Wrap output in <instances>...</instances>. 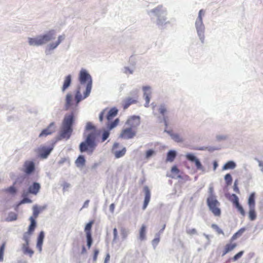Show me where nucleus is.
<instances>
[{"instance_id":"4c0bfd02","label":"nucleus","mask_w":263,"mask_h":263,"mask_svg":"<svg viewBox=\"0 0 263 263\" xmlns=\"http://www.w3.org/2000/svg\"><path fill=\"white\" fill-rule=\"evenodd\" d=\"M224 180L227 185H230L232 182V178L230 174H227L224 176Z\"/></svg>"},{"instance_id":"bb28decb","label":"nucleus","mask_w":263,"mask_h":263,"mask_svg":"<svg viewBox=\"0 0 263 263\" xmlns=\"http://www.w3.org/2000/svg\"><path fill=\"white\" fill-rule=\"evenodd\" d=\"M236 164L232 161L227 162L222 167V170H232L235 168Z\"/></svg>"},{"instance_id":"9b49d317","label":"nucleus","mask_w":263,"mask_h":263,"mask_svg":"<svg viewBox=\"0 0 263 263\" xmlns=\"http://www.w3.org/2000/svg\"><path fill=\"white\" fill-rule=\"evenodd\" d=\"M196 27L197 30V32L198 35L202 42L203 43L204 40V35H203V30L204 27L202 23V18L200 17H198L196 21Z\"/></svg>"},{"instance_id":"7c9ffc66","label":"nucleus","mask_w":263,"mask_h":263,"mask_svg":"<svg viewBox=\"0 0 263 263\" xmlns=\"http://www.w3.org/2000/svg\"><path fill=\"white\" fill-rule=\"evenodd\" d=\"M30 220L31 223L29 227L28 232H29V233L32 234L33 232V231H34V229L35 228L36 221H35V220L34 219L33 217H30Z\"/></svg>"},{"instance_id":"5fc2aeb1","label":"nucleus","mask_w":263,"mask_h":263,"mask_svg":"<svg viewBox=\"0 0 263 263\" xmlns=\"http://www.w3.org/2000/svg\"><path fill=\"white\" fill-rule=\"evenodd\" d=\"M99 254V251L98 250H94V254H93V260L96 261L98 255Z\"/></svg>"},{"instance_id":"a18cd8bd","label":"nucleus","mask_w":263,"mask_h":263,"mask_svg":"<svg viewBox=\"0 0 263 263\" xmlns=\"http://www.w3.org/2000/svg\"><path fill=\"white\" fill-rule=\"evenodd\" d=\"M5 191L7 192L10 193L11 194H14L16 193V189L14 186H10L8 189H6Z\"/></svg>"},{"instance_id":"c756f323","label":"nucleus","mask_w":263,"mask_h":263,"mask_svg":"<svg viewBox=\"0 0 263 263\" xmlns=\"http://www.w3.org/2000/svg\"><path fill=\"white\" fill-rule=\"evenodd\" d=\"M76 164L78 167H82L85 165V159L83 156L80 155L76 160Z\"/></svg>"},{"instance_id":"3c124183","label":"nucleus","mask_w":263,"mask_h":263,"mask_svg":"<svg viewBox=\"0 0 263 263\" xmlns=\"http://www.w3.org/2000/svg\"><path fill=\"white\" fill-rule=\"evenodd\" d=\"M209 197H211V196H216L214 194V188L213 186H210L209 189Z\"/></svg>"},{"instance_id":"79ce46f5","label":"nucleus","mask_w":263,"mask_h":263,"mask_svg":"<svg viewBox=\"0 0 263 263\" xmlns=\"http://www.w3.org/2000/svg\"><path fill=\"white\" fill-rule=\"evenodd\" d=\"M211 227L214 229L218 234H223V232L222 230L219 228V227L216 224H212Z\"/></svg>"},{"instance_id":"864d4df0","label":"nucleus","mask_w":263,"mask_h":263,"mask_svg":"<svg viewBox=\"0 0 263 263\" xmlns=\"http://www.w3.org/2000/svg\"><path fill=\"white\" fill-rule=\"evenodd\" d=\"M154 154V151L152 149H149L146 152V158L150 157Z\"/></svg>"},{"instance_id":"e2e57ef3","label":"nucleus","mask_w":263,"mask_h":263,"mask_svg":"<svg viewBox=\"0 0 263 263\" xmlns=\"http://www.w3.org/2000/svg\"><path fill=\"white\" fill-rule=\"evenodd\" d=\"M259 165L262 167L261 171L263 172V163L260 161L259 163Z\"/></svg>"},{"instance_id":"2f4dec72","label":"nucleus","mask_w":263,"mask_h":263,"mask_svg":"<svg viewBox=\"0 0 263 263\" xmlns=\"http://www.w3.org/2000/svg\"><path fill=\"white\" fill-rule=\"evenodd\" d=\"M146 227L145 225L143 224L139 231V238L140 240H143L145 239L146 237Z\"/></svg>"},{"instance_id":"13d9d810","label":"nucleus","mask_w":263,"mask_h":263,"mask_svg":"<svg viewBox=\"0 0 263 263\" xmlns=\"http://www.w3.org/2000/svg\"><path fill=\"white\" fill-rule=\"evenodd\" d=\"M89 200H87L86 201H85L83 205V208H86L88 206V203H89Z\"/></svg>"},{"instance_id":"6e6d98bb","label":"nucleus","mask_w":263,"mask_h":263,"mask_svg":"<svg viewBox=\"0 0 263 263\" xmlns=\"http://www.w3.org/2000/svg\"><path fill=\"white\" fill-rule=\"evenodd\" d=\"M22 203H30L31 202V200L28 198H24L22 201H21Z\"/></svg>"},{"instance_id":"6ab92c4d","label":"nucleus","mask_w":263,"mask_h":263,"mask_svg":"<svg viewBox=\"0 0 263 263\" xmlns=\"http://www.w3.org/2000/svg\"><path fill=\"white\" fill-rule=\"evenodd\" d=\"M144 191L145 192V198L143 205V209L145 210L151 198V193L148 187L147 186L144 187Z\"/></svg>"},{"instance_id":"58836bf2","label":"nucleus","mask_w":263,"mask_h":263,"mask_svg":"<svg viewBox=\"0 0 263 263\" xmlns=\"http://www.w3.org/2000/svg\"><path fill=\"white\" fill-rule=\"evenodd\" d=\"M172 139L177 142H181L183 141L182 138L178 134L172 135Z\"/></svg>"},{"instance_id":"ea45409f","label":"nucleus","mask_w":263,"mask_h":263,"mask_svg":"<svg viewBox=\"0 0 263 263\" xmlns=\"http://www.w3.org/2000/svg\"><path fill=\"white\" fill-rule=\"evenodd\" d=\"M5 242H4L0 247V261H2L3 260V256L5 248Z\"/></svg>"},{"instance_id":"4be33fe9","label":"nucleus","mask_w":263,"mask_h":263,"mask_svg":"<svg viewBox=\"0 0 263 263\" xmlns=\"http://www.w3.org/2000/svg\"><path fill=\"white\" fill-rule=\"evenodd\" d=\"M44 238V233L41 231L37 238V241L36 244V247L38 248L39 251L41 252L42 250V246L43 242V239Z\"/></svg>"},{"instance_id":"b1692460","label":"nucleus","mask_w":263,"mask_h":263,"mask_svg":"<svg viewBox=\"0 0 263 263\" xmlns=\"http://www.w3.org/2000/svg\"><path fill=\"white\" fill-rule=\"evenodd\" d=\"M255 194L252 193L249 197L248 204L249 208H255Z\"/></svg>"},{"instance_id":"412c9836","label":"nucleus","mask_w":263,"mask_h":263,"mask_svg":"<svg viewBox=\"0 0 263 263\" xmlns=\"http://www.w3.org/2000/svg\"><path fill=\"white\" fill-rule=\"evenodd\" d=\"M73 105L72 96L70 93H68L66 96V103L65 110H68Z\"/></svg>"},{"instance_id":"72a5a7b5","label":"nucleus","mask_w":263,"mask_h":263,"mask_svg":"<svg viewBox=\"0 0 263 263\" xmlns=\"http://www.w3.org/2000/svg\"><path fill=\"white\" fill-rule=\"evenodd\" d=\"M65 38L64 35H60L58 37V41L55 43H52L49 45L50 49H53L55 48L61 42L64 40Z\"/></svg>"},{"instance_id":"7ed1b4c3","label":"nucleus","mask_w":263,"mask_h":263,"mask_svg":"<svg viewBox=\"0 0 263 263\" xmlns=\"http://www.w3.org/2000/svg\"><path fill=\"white\" fill-rule=\"evenodd\" d=\"M79 79L81 84H86V90L84 92V98H87L89 95L91 90V77L85 69H82L80 72Z\"/></svg>"},{"instance_id":"f03ea898","label":"nucleus","mask_w":263,"mask_h":263,"mask_svg":"<svg viewBox=\"0 0 263 263\" xmlns=\"http://www.w3.org/2000/svg\"><path fill=\"white\" fill-rule=\"evenodd\" d=\"M74 117L73 112L67 114L63 119L60 136L62 139H68L72 132V124L74 122Z\"/></svg>"},{"instance_id":"a19ab883","label":"nucleus","mask_w":263,"mask_h":263,"mask_svg":"<svg viewBox=\"0 0 263 263\" xmlns=\"http://www.w3.org/2000/svg\"><path fill=\"white\" fill-rule=\"evenodd\" d=\"M243 253H244L243 251H241L239 252L238 253H237L236 254H235L233 257V258H232L233 261H235L237 260L239 258L241 257V256L243 255Z\"/></svg>"},{"instance_id":"f3484780","label":"nucleus","mask_w":263,"mask_h":263,"mask_svg":"<svg viewBox=\"0 0 263 263\" xmlns=\"http://www.w3.org/2000/svg\"><path fill=\"white\" fill-rule=\"evenodd\" d=\"M137 102V98L128 97L122 101V106L124 109H127L130 105Z\"/></svg>"},{"instance_id":"9d476101","label":"nucleus","mask_w":263,"mask_h":263,"mask_svg":"<svg viewBox=\"0 0 263 263\" xmlns=\"http://www.w3.org/2000/svg\"><path fill=\"white\" fill-rule=\"evenodd\" d=\"M93 220L90 221L85 227V232L86 233V239H87V246L89 249L92 243V238L91 237V230L92 226L93 224Z\"/></svg>"},{"instance_id":"a878e982","label":"nucleus","mask_w":263,"mask_h":263,"mask_svg":"<svg viewBox=\"0 0 263 263\" xmlns=\"http://www.w3.org/2000/svg\"><path fill=\"white\" fill-rule=\"evenodd\" d=\"M159 112L163 116V120L165 123V124L167 125V117H165V114L167 110L165 106L164 105H161L159 108Z\"/></svg>"},{"instance_id":"ddd939ff","label":"nucleus","mask_w":263,"mask_h":263,"mask_svg":"<svg viewBox=\"0 0 263 263\" xmlns=\"http://www.w3.org/2000/svg\"><path fill=\"white\" fill-rule=\"evenodd\" d=\"M185 157L188 160L195 163L197 170L204 171V168L201 162L193 154L188 153L185 155Z\"/></svg>"},{"instance_id":"39448f33","label":"nucleus","mask_w":263,"mask_h":263,"mask_svg":"<svg viewBox=\"0 0 263 263\" xmlns=\"http://www.w3.org/2000/svg\"><path fill=\"white\" fill-rule=\"evenodd\" d=\"M208 206L215 216L220 217L221 214L220 208V203L216 198V196L208 197L206 200Z\"/></svg>"},{"instance_id":"20e7f679","label":"nucleus","mask_w":263,"mask_h":263,"mask_svg":"<svg viewBox=\"0 0 263 263\" xmlns=\"http://www.w3.org/2000/svg\"><path fill=\"white\" fill-rule=\"evenodd\" d=\"M54 34V31L51 30L46 34L40 35L35 38H29V44L31 46H37L42 45L53 39Z\"/></svg>"},{"instance_id":"c03bdc74","label":"nucleus","mask_w":263,"mask_h":263,"mask_svg":"<svg viewBox=\"0 0 263 263\" xmlns=\"http://www.w3.org/2000/svg\"><path fill=\"white\" fill-rule=\"evenodd\" d=\"M32 234L31 233H29V232H26L24 234V236H23V239L24 240H25V241L26 242V245H28L29 244V238H30V236Z\"/></svg>"},{"instance_id":"4d7b16f0","label":"nucleus","mask_w":263,"mask_h":263,"mask_svg":"<svg viewBox=\"0 0 263 263\" xmlns=\"http://www.w3.org/2000/svg\"><path fill=\"white\" fill-rule=\"evenodd\" d=\"M115 208V205L114 203H111L109 206V210L111 212L113 213L114 211V209Z\"/></svg>"},{"instance_id":"de8ad7c7","label":"nucleus","mask_w":263,"mask_h":263,"mask_svg":"<svg viewBox=\"0 0 263 263\" xmlns=\"http://www.w3.org/2000/svg\"><path fill=\"white\" fill-rule=\"evenodd\" d=\"M233 190L236 193H237L238 194L240 193V191H239V188L238 187V181L237 180H235L234 182V186H233Z\"/></svg>"},{"instance_id":"dca6fc26","label":"nucleus","mask_w":263,"mask_h":263,"mask_svg":"<svg viewBox=\"0 0 263 263\" xmlns=\"http://www.w3.org/2000/svg\"><path fill=\"white\" fill-rule=\"evenodd\" d=\"M237 245L236 243L231 242L230 239V242L224 246L222 251V256H223L229 252L232 251L237 247Z\"/></svg>"},{"instance_id":"f704fd0d","label":"nucleus","mask_w":263,"mask_h":263,"mask_svg":"<svg viewBox=\"0 0 263 263\" xmlns=\"http://www.w3.org/2000/svg\"><path fill=\"white\" fill-rule=\"evenodd\" d=\"M245 228H241L235 233L231 238V241L233 242L238 237L241 236L245 231Z\"/></svg>"},{"instance_id":"423d86ee","label":"nucleus","mask_w":263,"mask_h":263,"mask_svg":"<svg viewBox=\"0 0 263 263\" xmlns=\"http://www.w3.org/2000/svg\"><path fill=\"white\" fill-rule=\"evenodd\" d=\"M118 109L115 107L110 109L105 108L101 111L99 115V120L102 122L104 117H106L108 121H111L118 114Z\"/></svg>"},{"instance_id":"37998d69","label":"nucleus","mask_w":263,"mask_h":263,"mask_svg":"<svg viewBox=\"0 0 263 263\" xmlns=\"http://www.w3.org/2000/svg\"><path fill=\"white\" fill-rule=\"evenodd\" d=\"M119 123V119H116L115 120H114L113 122H111L110 124L108 125V127L111 129L115 127H116Z\"/></svg>"},{"instance_id":"c9c22d12","label":"nucleus","mask_w":263,"mask_h":263,"mask_svg":"<svg viewBox=\"0 0 263 263\" xmlns=\"http://www.w3.org/2000/svg\"><path fill=\"white\" fill-rule=\"evenodd\" d=\"M84 95L83 96H82L81 92L80 90H78L77 91L76 96H75V99L76 100V105H78V104L83 99H85Z\"/></svg>"},{"instance_id":"49530a36","label":"nucleus","mask_w":263,"mask_h":263,"mask_svg":"<svg viewBox=\"0 0 263 263\" xmlns=\"http://www.w3.org/2000/svg\"><path fill=\"white\" fill-rule=\"evenodd\" d=\"M171 172L172 174H174L175 175H178L180 171L177 168V166L174 165L172 167Z\"/></svg>"},{"instance_id":"603ef678","label":"nucleus","mask_w":263,"mask_h":263,"mask_svg":"<svg viewBox=\"0 0 263 263\" xmlns=\"http://www.w3.org/2000/svg\"><path fill=\"white\" fill-rule=\"evenodd\" d=\"M124 73L126 74H132L133 73V71L129 67H126L124 68Z\"/></svg>"},{"instance_id":"cd10ccee","label":"nucleus","mask_w":263,"mask_h":263,"mask_svg":"<svg viewBox=\"0 0 263 263\" xmlns=\"http://www.w3.org/2000/svg\"><path fill=\"white\" fill-rule=\"evenodd\" d=\"M249 218L250 220L253 221L256 219L257 215L255 211V208H249V211L248 213Z\"/></svg>"},{"instance_id":"473e14b6","label":"nucleus","mask_w":263,"mask_h":263,"mask_svg":"<svg viewBox=\"0 0 263 263\" xmlns=\"http://www.w3.org/2000/svg\"><path fill=\"white\" fill-rule=\"evenodd\" d=\"M149 89H150V88L149 87H143V90L145 91L144 95L145 96V99L147 105L148 104L149 101H150L149 96L151 95V92L149 91Z\"/></svg>"},{"instance_id":"774afa93","label":"nucleus","mask_w":263,"mask_h":263,"mask_svg":"<svg viewBox=\"0 0 263 263\" xmlns=\"http://www.w3.org/2000/svg\"><path fill=\"white\" fill-rule=\"evenodd\" d=\"M159 239L158 238V239H155L154 240V241H156L157 242H159Z\"/></svg>"},{"instance_id":"c85d7f7f","label":"nucleus","mask_w":263,"mask_h":263,"mask_svg":"<svg viewBox=\"0 0 263 263\" xmlns=\"http://www.w3.org/2000/svg\"><path fill=\"white\" fill-rule=\"evenodd\" d=\"M176 157V153L174 151H170L167 154L166 161L173 162Z\"/></svg>"},{"instance_id":"0eeeda50","label":"nucleus","mask_w":263,"mask_h":263,"mask_svg":"<svg viewBox=\"0 0 263 263\" xmlns=\"http://www.w3.org/2000/svg\"><path fill=\"white\" fill-rule=\"evenodd\" d=\"M136 133L135 129L125 125L120 134V137L124 139H132L135 136Z\"/></svg>"},{"instance_id":"6e6552de","label":"nucleus","mask_w":263,"mask_h":263,"mask_svg":"<svg viewBox=\"0 0 263 263\" xmlns=\"http://www.w3.org/2000/svg\"><path fill=\"white\" fill-rule=\"evenodd\" d=\"M140 124V118L139 116H133L130 117L126 121L125 125L132 128L137 131V127Z\"/></svg>"},{"instance_id":"4468645a","label":"nucleus","mask_w":263,"mask_h":263,"mask_svg":"<svg viewBox=\"0 0 263 263\" xmlns=\"http://www.w3.org/2000/svg\"><path fill=\"white\" fill-rule=\"evenodd\" d=\"M119 146V143H115L112 146V152L116 158H119L123 157L125 154L126 152V149L125 147H123L121 150H118Z\"/></svg>"},{"instance_id":"09e8293b","label":"nucleus","mask_w":263,"mask_h":263,"mask_svg":"<svg viewBox=\"0 0 263 263\" xmlns=\"http://www.w3.org/2000/svg\"><path fill=\"white\" fill-rule=\"evenodd\" d=\"M186 233L189 235H193L197 234V230L194 228L189 229L186 230Z\"/></svg>"},{"instance_id":"f257e3e1","label":"nucleus","mask_w":263,"mask_h":263,"mask_svg":"<svg viewBox=\"0 0 263 263\" xmlns=\"http://www.w3.org/2000/svg\"><path fill=\"white\" fill-rule=\"evenodd\" d=\"M86 129L91 131V132L87 135L85 140L80 144V151L82 153L86 152L88 155H91L97 146L96 142V130L95 126L90 122L87 123Z\"/></svg>"},{"instance_id":"e433bc0d","label":"nucleus","mask_w":263,"mask_h":263,"mask_svg":"<svg viewBox=\"0 0 263 263\" xmlns=\"http://www.w3.org/2000/svg\"><path fill=\"white\" fill-rule=\"evenodd\" d=\"M23 248L25 254H28L30 255V256H31L33 255V251L30 248H29L28 245H24Z\"/></svg>"},{"instance_id":"69168bd1","label":"nucleus","mask_w":263,"mask_h":263,"mask_svg":"<svg viewBox=\"0 0 263 263\" xmlns=\"http://www.w3.org/2000/svg\"><path fill=\"white\" fill-rule=\"evenodd\" d=\"M217 166V163L216 162H214V169L215 170Z\"/></svg>"},{"instance_id":"a211bd4d","label":"nucleus","mask_w":263,"mask_h":263,"mask_svg":"<svg viewBox=\"0 0 263 263\" xmlns=\"http://www.w3.org/2000/svg\"><path fill=\"white\" fill-rule=\"evenodd\" d=\"M41 185L37 182H33L30 185L28 189V192L33 195H36L40 191Z\"/></svg>"},{"instance_id":"338daca9","label":"nucleus","mask_w":263,"mask_h":263,"mask_svg":"<svg viewBox=\"0 0 263 263\" xmlns=\"http://www.w3.org/2000/svg\"><path fill=\"white\" fill-rule=\"evenodd\" d=\"M159 11V8L158 7V8H156V9H154V10H153V12H156L157 11Z\"/></svg>"},{"instance_id":"8fccbe9b","label":"nucleus","mask_w":263,"mask_h":263,"mask_svg":"<svg viewBox=\"0 0 263 263\" xmlns=\"http://www.w3.org/2000/svg\"><path fill=\"white\" fill-rule=\"evenodd\" d=\"M109 133L108 131H105L103 133L102 135V141L106 140L109 137Z\"/></svg>"},{"instance_id":"5701e85b","label":"nucleus","mask_w":263,"mask_h":263,"mask_svg":"<svg viewBox=\"0 0 263 263\" xmlns=\"http://www.w3.org/2000/svg\"><path fill=\"white\" fill-rule=\"evenodd\" d=\"M71 83V77L70 75H68L65 78L64 83L62 88V90L64 91L70 86Z\"/></svg>"},{"instance_id":"f8f14e48","label":"nucleus","mask_w":263,"mask_h":263,"mask_svg":"<svg viewBox=\"0 0 263 263\" xmlns=\"http://www.w3.org/2000/svg\"><path fill=\"white\" fill-rule=\"evenodd\" d=\"M35 170L34 163L32 161H26L23 165V171L27 175H30Z\"/></svg>"},{"instance_id":"052dcab7","label":"nucleus","mask_w":263,"mask_h":263,"mask_svg":"<svg viewBox=\"0 0 263 263\" xmlns=\"http://www.w3.org/2000/svg\"><path fill=\"white\" fill-rule=\"evenodd\" d=\"M203 14V10H200L199 12V14H198V17H200V18H202V15Z\"/></svg>"},{"instance_id":"bf43d9fd","label":"nucleus","mask_w":263,"mask_h":263,"mask_svg":"<svg viewBox=\"0 0 263 263\" xmlns=\"http://www.w3.org/2000/svg\"><path fill=\"white\" fill-rule=\"evenodd\" d=\"M12 215H13L12 217L10 219V220H16V218H17V215L15 214H13Z\"/></svg>"},{"instance_id":"0e129e2a","label":"nucleus","mask_w":263,"mask_h":263,"mask_svg":"<svg viewBox=\"0 0 263 263\" xmlns=\"http://www.w3.org/2000/svg\"><path fill=\"white\" fill-rule=\"evenodd\" d=\"M114 234L115 236H116V235L117 234V230L116 228H115L114 229Z\"/></svg>"},{"instance_id":"680f3d73","label":"nucleus","mask_w":263,"mask_h":263,"mask_svg":"<svg viewBox=\"0 0 263 263\" xmlns=\"http://www.w3.org/2000/svg\"><path fill=\"white\" fill-rule=\"evenodd\" d=\"M109 258H110V256L109 254H107L106 256V258H105V262H107L108 260H109Z\"/></svg>"},{"instance_id":"393cba45","label":"nucleus","mask_w":263,"mask_h":263,"mask_svg":"<svg viewBox=\"0 0 263 263\" xmlns=\"http://www.w3.org/2000/svg\"><path fill=\"white\" fill-rule=\"evenodd\" d=\"M44 209V208L43 207H38L36 205H34L33 207V215L31 217H33L34 219L35 220L40 212L43 211Z\"/></svg>"},{"instance_id":"1a4fd4ad","label":"nucleus","mask_w":263,"mask_h":263,"mask_svg":"<svg viewBox=\"0 0 263 263\" xmlns=\"http://www.w3.org/2000/svg\"><path fill=\"white\" fill-rule=\"evenodd\" d=\"M229 200L232 202L233 205L237 209L240 215L244 217L246 215V212L242 205L239 202L238 197L234 194H232Z\"/></svg>"},{"instance_id":"aec40b11","label":"nucleus","mask_w":263,"mask_h":263,"mask_svg":"<svg viewBox=\"0 0 263 263\" xmlns=\"http://www.w3.org/2000/svg\"><path fill=\"white\" fill-rule=\"evenodd\" d=\"M53 148L52 147H48L46 148L45 146L41 147L39 151L41 152L40 156L43 159H45L47 157V156L49 155V154L52 151Z\"/></svg>"},{"instance_id":"2eb2a0df","label":"nucleus","mask_w":263,"mask_h":263,"mask_svg":"<svg viewBox=\"0 0 263 263\" xmlns=\"http://www.w3.org/2000/svg\"><path fill=\"white\" fill-rule=\"evenodd\" d=\"M55 127L53 122L51 123L45 129H43L39 135V137H46L55 132Z\"/></svg>"}]
</instances>
